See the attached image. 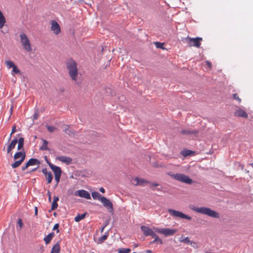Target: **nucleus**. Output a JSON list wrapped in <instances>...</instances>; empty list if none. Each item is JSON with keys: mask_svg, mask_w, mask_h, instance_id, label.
Masks as SVG:
<instances>
[{"mask_svg": "<svg viewBox=\"0 0 253 253\" xmlns=\"http://www.w3.org/2000/svg\"><path fill=\"white\" fill-rule=\"evenodd\" d=\"M66 65L71 79L76 82L78 73L77 63L74 60L70 58L66 61Z\"/></svg>", "mask_w": 253, "mask_h": 253, "instance_id": "obj_1", "label": "nucleus"}, {"mask_svg": "<svg viewBox=\"0 0 253 253\" xmlns=\"http://www.w3.org/2000/svg\"><path fill=\"white\" fill-rule=\"evenodd\" d=\"M191 209L197 213L207 215L211 217L218 218L220 217L218 212L208 207H202L198 208L193 207L191 208Z\"/></svg>", "mask_w": 253, "mask_h": 253, "instance_id": "obj_2", "label": "nucleus"}, {"mask_svg": "<svg viewBox=\"0 0 253 253\" xmlns=\"http://www.w3.org/2000/svg\"><path fill=\"white\" fill-rule=\"evenodd\" d=\"M168 174L174 180H177L181 182L187 184H191L193 183V180L187 175L180 173H173L171 172H169Z\"/></svg>", "mask_w": 253, "mask_h": 253, "instance_id": "obj_3", "label": "nucleus"}, {"mask_svg": "<svg viewBox=\"0 0 253 253\" xmlns=\"http://www.w3.org/2000/svg\"><path fill=\"white\" fill-rule=\"evenodd\" d=\"M20 38L23 48L28 51H31L32 49L30 41L27 35L25 33H22L20 35Z\"/></svg>", "mask_w": 253, "mask_h": 253, "instance_id": "obj_4", "label": "nucleus"}, {"mask_svg": "<svg viewBox=\"0 0 253 253\" xmlns=\"http://www.w3.org/2000/svg\"><path fill=\"white\" fill-rule=\"evenodd\" d=\"M168 212L173 217H179L182 219H186L188 220H191L192 217L187 214L183 213V212L176 211L173 209H169L168 210Z\"/></svg>", "mask_w": 253, "mask_h": 253, "instance_id": "obj_5", "label": "nucleus"}, {"mask_svg": "<svg viewBox=\"0 0 253 253\" xmlns=\"http://www.w3.org/2000/svg\"><path fill=\"white\" fill-rule=\"evenodd\" d=\"M154 230L158 233L164 234L165 236H172L174 235L177 230L174 229L170 228H159L158 227H154Z\"/></svg>", "mask_w": 253, "mask_h": 253, "instance_id": "obj_6", "label": "nucleus"}, {"mask_svg": "<svg viewBox=\"0 0 253 253\" xmlns=\"http://www.w3.org/2000/svg\"><path fill=\"white\" fill-rule=\"evenodd\" d=\"M185 40L187 41L188 44L190 46H193L196 47H199L201 45V42L202 41V38L199 37L192 38L189 37H187Z\"/></svg>", "mask_w": 253, "mask_h": 253, "instance_id": "obj_7", "label": "nucleus"}, {"mask_svg": "<svg viewBox=\"0 0 253 253\" xmlns=\"http://www.w3.org/2000/svg\"><path fill=\"white\" fill-rule=\"evenodd\" d=\"M100 201L102 203L103 205L107 208L110 211H113V205L112 202L105 197H102L100 198Z\"/></svg>", "mask_w": 253, "mask_h": 253, "instance_id": "obj_8", "label": "nucleus"}, {"mask_svg": "<svg viewBox=\"0 0 253 253\" xmlns=\"http://www.w3.org/2000/svg\"><path fill=\"white\" fill-rule=\"evenodd\" d=\"M46 162L48 164L50 169L53 170L54 176L61 175L62 170L59 167L54 166L53 164L49 162L47 159H46Z\"/></svg>", "mask_w": 253, "mask_h": 253, "instance_id": "obj_9", "label": "nucleus"}, {"mask_svg": "<svg viewBox=\"0 0 253 253\" xmlns=\"http://www.w3.org/2000/svg\"><path fill=\"white\" fill-rule=\"evenodd\" d=\"M75 195L82 198H84L87 200L91 199L90 194L84 190H79L76 191L75 193Z\"/></svg>", "mask_w": 253, "mask_h": 253, "instance_id": "obj_10", "label": "nucleus"}, {"mask_svg": "<svg viewBox=\"0 0 253 253\" xmlns=\"http://www.w3.org/2000/svg\"><path fill=\"white\" fill-rule=\"evenodd\" d=\"M51 30L55 35L58 34L61 31L60 27L56 21H51Z\"/></svg>", "mask_w": 253, "mask_h": 253, "instance_id": "obj_11", "label": "nucleus"}, {"mask_svg": "<svg viewBox=\"0 0 253 253\" xmlns=\"http://www.w3.org/2000/svg\"><path fill=\"white\" fill-rule=\"evenodd\" d=\"M141 231L143 232L144 235L146 236H152L154 233V231L149 227L142 225L140 227Z\"/></svg>", "mask_w": 253, "mask_h": 253, "instance_id": "obj_12", "label": "nucleus"}, {"mask_svg": "<svg viewBox=\"0 0 253 253\" xmlns=\"http://www.w3.org/2000/svg\"><path fill=\"white\" fill-rule=\"evenodd\" d=\"M57 159L68 165L71 164L72 162L71 158L64 156H59L57 158Z\"/></svg>", "mask_w": 253, "mask_h": 253, "instance_id": "obj_13", "label": "nucleus"}, {"mask_svg": "<svg viewBox=\"0 0 253 253\" xmlns=\"http://www.w3.org/2000/svg\"><path fill=\"white\" fill-rule=\"evenodd\" d=\"M134 180L136 182V183L134 184L135 186L137 185H141L143 186L144 184L146 183H150V182L143 178H139L137 177H136L134 178Z\"/></svg>", "mask_w": 253, "mask_h": 253, "instance_id": "obj_14", "label": "nucleus"}, {"mask_svg": "<svg viewBox=\"0 0 253 253\" xmlns=\"http://www.w3.org/2000/svg\"><path fill=\"white\" fill-rule=\"evenodd\" d=\"M199 131L197 130L183 129L180 131V133L184 135H194L196 136Z\"/></svg>", "mask_w": 253, "mask_h": 253, "instance_id": "obj_15", "label": "nucleus"}, {"mask_svg": "<svg viewBox=\"0 0 253 253\" xmlns=\"http://www.w3.org/2000/svg\"><path fill=\"white\" fill-rule=\"evenodd\" d=\"M18 140L16 138L13 139L10 143L8 145L7 149V153H10L11 151L15 147L16 144L17 143Z\"/></svg>", "mask_w": 253, "mask_h": 253, "instance_id": "obj_16", "label": "nucleus"}, {"mask_svg": "<svg viewBox=\"0 0 253 253\" xmlns=\"http://www.w3.org/2000/svg\"><path fill=\"white\" fill-rule=\"evenodd\" d=\"M235 115L238 117L247 118L248 117L247 113L243 110L239 108L235 112Z\"/></svg>", "mask_w": 253, "mask_h": 253, "instance_id": "obj_17", "label": "nucleus"}, {"mask_svg": "<svg viewBox=\"0 0 253 253\" xmlns=\"http://www.w3.org/2000/svg\"><path fill=\"white\" fill-rule=\"evenodd\" d=\"M41 164V162L39 160H38L37 159L35 158H31L27 162V166H34L36 165H40Z\"/></svg>", "mask_w": 253, "mask_h": 253, "instance_id": "obj_18", "label": "nucleus"}, {"mask_svg": "<svg viewBox=\"0 0 253 253\" xmlns=\"http://www.w3.org/2000/svg\"><path fill=\"white\" fill-rule=\"evenodd\" d=\"M54 235H55L54 233L52 232L50 233L49 234H48L47 236H46L43 238V241L45 242V243L46 245L48 244V243H49L51 241V240L52 239V238L54 236Z\"/></svg>", "mask_w": 253, "mask_h": 253, "instance_id": "obj_19", "label": "nucleus"}, {"mask_svg": "<svg viewBox=\"0 0 253 253\" xmlns=\"http://www.w3.org/2000/svg\"><path fill=\"white\" fill-rule=\"evenodd\" d=\"M60 241H58L52 248L50 253H59Z\"/></svg>", "mask_w": 253, "mask_h": 253, "instance_id": "obj_20", "label": "nucleus"}, {"mask_svg": "<svg viewBox=\"0 0 253 253\" xmlns=\"http://www.w3.org/2000/svg\"><path fill=\"white\" fill-rule=\"evenodd\" d=\"M194 152L188 149H183L181 151V155L184 157L190 156L192 154H194Z\"/></svg>", "mask_w": 253, "mask_h": 253, "instance_id": "obj_21", "label": "nucleus"}, {"mask_svg": "<svg viewBox=\"0 0 253 253\" xmlns=\"http://www.w3.org/2000/svg\"><path fill=\"white\" fill-rule=\"evenodd\" d=\"M42 144L40 147V149L41 150H49V148L47 146L48 141L44 139H42Z\"/></svg>", "mask_w": 253, "mask_h": 253, "instance_id": "obj_22", "label": "nucleus"}, {"mask_svg": "<svg viewBox=\"0 0 253 253\" xmlns=\"http://www.w3.org/2000/svg\"><path fill=\"white\" fill-rule=\"evenodd\" d=\"M24 139L23 137H20L18 140V146H17V149L20 150H21L24 146Z\"/></svg>", "mask_w": 253, "mask_h": 253, "instance_id": "obj_23", "label": "nucleus"}, {"mask_svg": "<svg viewBox=\"0 0 253 253\" xmlns=\"http://www.w3.org/2000/svg\"><path fill=\"white\" fill-rule=\"evenodd\" d=\"M86 213H84L83 214H78L75 217V221L76 222H79L83 219H84L86 215Z\"/></svg>", "mask_w": 253, "mask_h": 253, "instance_id": "obj_24", "label": "nucleus"}, {"mask_svg": "<svg viewBox=\"0 0 253 253\" xmlns=\"http://www.w3.org/2000/svg\"><path fill=\"white\" fill-rule=\"evenodd\" d=\"M91 196L93 199H98L100 201V198H102L103 196L97 192H92L91 193Z\"/></svg>", "mask_w": 253, "mask_h": 253, "instance_id": "obj_25", "label": "nucleus"}, {"mask_svg": "<svg viewBox=\"0 0 253 253\" xmlns=\"http://www.w3.org/2000/svg\"><path fill=\"white\" fill-rule=\"evenodd\" d=\"M5 23V19L2 13L0 14V29H1Z\"/></svg>", "mask_w": 253, "mask_h": 253, "instance_id": "obj_26", "label": "nucleus"}, {"mask_svg": "<svg viewBox=\"0 0 253 253\" xmlns=\"http://www.w3.org/2000/svg\"><path fill=\"white\" fill-rule=\"evenodd\" d=\"M151 236L154 238L155 241H157V242H158L160 244L163 243V240L159 238V236L155 232H154Z\"/></svg>", "mask_w": 253, "mask_h": 253, "instance_id": "obj_27", "label": "nucleus"}, {"mask_svg": "<svg viewBox=\"0 0 253 253\" xmlns=\"http://www.w3.org/2000/svg\"><path fill=\"white\" fill-rule=\"evenodd\" d=\"M46 179L47 181V183L48 184L50 183L52 180L53 179V175L51 172H48V174L46 175V176H45Z\"/></svg>", "mask_w": 253, "mask_h": 253, "instance_id": "obj_28", "label": "nucleus"}, {"mask_svg": "<svg viewBox=\"0 0 253 253\" xmlns=\"http://www.w3.org/2000/svg\"><path fill=\"white\" fill-rule=\"evenodd\" d=\"M154 44L156 46V47L158 48H161V49H165L164 47V42H155Z\"/></svg>", "mask_w": 253, "mask_h": 253, "instance_id": "obj_29", "label": "nucleus"}, {"mask_svg": "<svg viewBox=\"0 0 253 253\" xmlns=\"http://www.w3.org/2000/svg\"><path fill=\"white\" fill-rule=\"evenodd\" d=\"M5 63L7 68H8V69L13 68V67L15 65L13 62H12L11 61H9V60L5 61Z\"/></svg>", "mask_w": 253, "mask_h": 253, "instance_id": "obj_30", "label": "nucleus"}, {"mask_svg": "<svg viewBox=\"0 0 253 253\" xmlns=\"http://www.w3.org/2000/svg\"><path fill=\"white\" fill-rule=\"evenodd\" d=\"M22 163V162L20 160L16 161L14 163H13L11 165V167L13 169L16 168L18 167Z\"/></svg>", "mask_w": 253, "mask_h": 253, "instance_id": "obj_31", "label": "nucleus"}, {"mask_svg": "<svg viewBox=\"0 0 253 253\" xmlns=\"http://www.w3.org/2000/svg\"><path fill=\"white\" fill-rule=\"evenodd\" d=\"M179 241H180V242H182V243H186V244H191L192 243V241H191L189 240V238H188V237H186V238H184V239H181V238H180V239H179Z\"/></svg>", "mask_w": 253, "mask_h": 253, "instance_id": "obj_32", "label": "nucleus"}, {"mask_svg": "<svg viewBox=\"0 0 253 253\" xmlns=\"http://www.w3.org/2000/svg\"><path fill=\"white\" fill-rule=\"evenodd\" d=\"M22 155V152H17L15 153V154L14 155V159L15 160H17L20 158H21V156Z\"/></svg>", "mask_w": 253, "mask_h": 253, "instance_id": "obj_33", "label": "nucleus"}, {"mask_svg": "<svg viewBox=\"0 0 253 253\" xmlns=\"http://www.w3.org/2000/svg\"><path fill=\"white\" fill-rule=\"evenodd\" d=\"M130 251V250L129 249L122 248L119 250L118 253H129Z\"/></svg>", "mask_w": 253, "mask_h": 253, "instance_id": "obj_34", "label": "nucleus"}, {"mask_svg": "<svg viewBox=\"0 0 253 253\" xmlns=\"http://www.w3.org/2000/svg\"><path fill=\"white\" fill-rule=\"evenodd\" d=\"M46 127L47 130L50 132H53L56 129V127L55 126H47Z\"/></svg>", "mask_w": 253, "mask_h": 253, "instance_id": "obj_35", "label": "nucleus"}, {"mask_svg": "<svg viewBox=\"0 0 253 253\" xmlns=\"http://www.w3.org/2000/svg\"><path fill=\"white\" fill-rule=\"evenodd\" d=\"M108 236V233H106L105 234L103 235L99 238V241L100 242H103L107 238Z\"/></svg>", "mask_w": 253, "mask_h": 253, "instance_id": "obj_36", "label": "nucleus"}, {"mask_svg": "<svg viewBox=\"0 0 253 253\" xmlns=\"http://www.w3.org/2000/svg\"><path fill=\"white\" fill-rule=\"evenodd\" d=\"M58 207V204L57 202H52V205H51V210H55Z\"/></svg>", "mask_w": 253, "mask_h": 253, "instance_id": "obj_37", "label": "nucleus"}, {"mask_svg": "<svg viewBox=\"0 0 253 253\" xmlns=\"http://www.w3.org/2000/svg\"><path fill=\"white\" fill-rule=\"evenodd\" d=\"M160 184L159 183H151V185H150V188L151 189V190H152L153 191H155V187H157L158 186H159Z\"/></svg>", "mask_w": 253, "mask_h": 253, "instance_id": "obj_38", "label": "nucleus"}, {"mask_svg": "<svg viewBox=\"0 0 253 253\" xmlns=\"http://www.w3.org/2000/svg\"><path fill=\"white\" fill-rule=\"evenodd\" d=\"M12 72L16 73V74L20 73V70L17 68L16 65H15L13 67Z\"/></svg>", "mask_w": 253, "mask_h": 253, "instance_id": "obj_39", "label": "nucleus"}, {"mask_svg": "<svg viewBox=\"0 0 253 253\" xmlns=\"http://www.w3.org/2000/svg\"><path fill=\"white\" fill-rule=\"evenodd\" d=\"M234 99L237 100L239 103L241 102V99L238 96L237 94L234 93L233 95Z\"/></svg>", "mask_w": 253, "mask_h": 253, "instance_id": "obj_40", "label": "nucleus"}, {"mask_svg": "<svg viewBox=\"0 0 253 253\" xmlns=\"http://www.w3.org/2000/svg\"><path fill=\"white\" fill-rule=\"evenodd\" d=\"M58 227H59V224L56 223L53 226V230H56L57 233L59 232V230L58 229Z\"/></svg>", "mask_w": 253, "mask_h": 253, "instance_id": "obj_41", "label": "nucleus"}, {"mask_svg": "<svg viewBox=\"0 0 253 253\" xmlns=\"http://www.w3.org/2000/svg\"><path fill=\"white\" fill-rule=\"evenodd\" d=\"M26 158V153L25 152H22V155L21 156L20 160L23 163L24 161L25 160Z\"/></svg>", "mask_w": 253, "mask_h": 253, "instance_id": "obj_42", "label": "nucleus"}, {"mask_svg": "<svg viewBox=\"0 0 253 253\" xmlns=\"http://www.w3.org/2000/svg\"><path fill=\"white\" fill-rule=\"evenodd\" d=\"M17 223L20 227V229H21L22 228L23 225L22 219L21 218L18 219Z\"/></svg>", "mask_w": 253, "mask_h": 253, "instance_id": "obj_43", "label": "nucleus"}, {"mask_svg": "<svg viewBox=\"0 0 253 253\" xmlns=\"http://www.w3.org/2000/svg\"><path fill=\"white\" fill-rule=\"evenodd\" d=\"M60 177H61V175H57V176H55V180L56 182V185H57L59 181H60Z\"/></svg>", "mask_w": 253, "mask_h": 253, "instance_id": "obj_44", "label": "nucleus"}, {"mask_svg": "<svg viewBox=\"0 0 253 253\" xmlns=\"http://www.w3.org/2000/svg\"><path fill=\"white\" fill-rule=\"evenodd\" d=\"M42 171L44 174L45 176H46V175L48 174V172H47L46 168L43 169Z\"/></svg>", "mask_w": 253, "mask_h": 253, "instance_id": "obj_45", "label": "nucleus"}, {"mask_svg": "<svg viewBox=\"0 0 253 253\" xmlns=\"http://www.w3.org/2000/svg\"><path fill=\"white\" fill-rule=\"evenodd\" d=\"M47 195L48 196V201L49 202H51V193L50 192V191L49 190L47 191Z\"/></svg>", "mask_w": 253, "mask_h": 253, "instance_id": "obj_46", "label": "nucleus"}, {"mask_svg": "<svg viewBox=\"0 0 253 253\" xmlns=\"http://www.w3.org/2000/svg\"><path fill=\"white\" fill-rule=\"evenodd\" d=\"M64 131L67 134H70L71 131L69 130V127L67 126V127L65 128Z\"/></svg>", "mask_w": 253, "mask_h": 253, "instance_id": "obj_47", "label": "nucleus"}, {"mask_svg": "<svg viewBox=\"0 0 253 253\" xmlns=\"http://www.w3.org/2000/svg\"><path fill=\"white\" fill-rule=\"evenodd\" d=\"M29 166H27V163L25 164V166H23V167H22L21 168V170L22 171H24L25 170H26Z\"/></svg>", "mask_w": 253, "mask_h": 253, "instance_id": "obj_48", "label": "nucleus"}, {"mask_svg": "<svg viewBox=\"0 0 253 253\" xmlns=\"http://www.w3.org/2000/svg\"><path fill=\"white\" fill-rule=\"evenodd\" d=\"M16 131V126H14L12 128V130H11V134H13L14 133V132H15Z\"/></svg>", "mask_w": 253, "mask_h": 253, "instance_id": "obj_49", "label": "nucleus"}, {"mask_svg": "<svg viewBox=\"0 0 253 253\" xmlns=\"http://www.w3.org/2000/svg\"><path fill=\"white\" fill-rule=\"evenodd\" d=\"M39 117V114L37 112H35L34 115V119L37 120Z\"/></svg>", "mask_w": 253, "mask_h": 253, "instance_id": "obj_50", "label": "nucleus"}, {"mask_svg": "<svg viewBox=\"0 0 253 253\" xmlns=\"http://www.w3.org/2000/svg\"><path fill=\"white\" fill-rule=\"evenodd\" d=\"M59 200V198L57 196H54L53 197V202H57Z\"/></svg>", "mask_w": 253, "mask_h": 253, "instance_id": "obj_51", "label": "nucleus"}, {"mask_svg": "<svg viewBox=\"0 0 253 253\" xmlns=\"http://www.w3.org/2000/svg\"><path fill=\"white\" fill-rule=\"evenodd\" d=\"M38 208L37 207H35V215H37L38 214Z\"/></svg>", "mask_w": 253, "mask_h": 253, "instance_id": "obj_52", "label": "nucleus"}, {"mask_svg": "<svg viewBox=\"0 0 253 253\" xmlns=\"http://www.w3.org/2000/svg\"><path fill=\"white\" fill-rule=\"evenodd\" d=\"M99 190L101 192L104 193L105 191V189L103 187H101L100 189H99Z\"/></svg>", "mask_w": 253, "mask_h": 253, "instance_id": "obj_53", "label": "nucleus"}, {"mask_svg": "<svg viewBox=\"0 0 253 253\" xmlns=\"http://www.w3.org/2000/svg\"><path fill=\"white\" fill-rule=\"evenodd\" d=\"M38 168H35L34 169H33L32 170H31V171H30L28 173H31L34 171H35V170H36Z\"/></svg>", "mask_w": 253, "mask_h": 253, "instance_id": "obj_54", "label": "nucleus"}, {"mask_svg": "<svg viewBox=\"0 0 253 253\" xmlns=\"http://www.w3.org/2000/svg\"><path fill=\"white\" fill-rule=\"evenodd\" d=\"M206 63L210 67H211V63L210 61H207Z\"/></svg>", "mask_w": 253, "mask_h": 253, "instance_id": "obj_55", "label": "nucleus"}, {"mask_svg": "<svg viewBox=\"0 0 253 253\" xmlns=\"http://www.w3.org/2000/svg\"><path fill=\"white\" fill-rule=\"evenodd\" d=\"M107 226V224H105L103 227L102 228L101 230V232H102L104 230V229L105 228V227Z\"/></svg>", "mask_w": 253, "mask_h": 253, "instance_id": "obj_56", "label": "nucleus"}, {"mask_svg": "<svg viewBox=\"0 0 253 253\" xmlns=\"http://www.w3.org/2000/svg\"><path fill=\"white\" fill-rule=\"evenodd\" d=\"M161 189H162V187H161V188H157L156 189V190L158 191H161Z\"/></svg>", "mask_w": 253, "mask_h": 253, "instance_id": "obj_57", "label": "nucleus"}, {"mask_svg": "<svg viewBox=\"0 0 253 253\" xmlns=\"http://www.w3.org/2000/svg\"><path fill=\"white\" fill-rule=\"evenodd\" d=\"M12 134H11V133H10V136H9V137L8 141H9V140L11 139Z\"/></svg>", "mask_w": 253, "mask_h": 253, "instance_id": "obj_58", "label": "nucleus"}, {"mask_svg": "<svg viewBox=\"0 0 253 253\" xmlns=\"http://www.w3.org/2000/svg\"><path fill=\"white\" fill-rule=\"evenodd\" d=\"M146 252L148 253H151L152 251L151 250H147Z\"/></svg>", "mask_w": 253, "mask_h": 253, "instance_id": "obj_59", "label": "nucleus"}, {"mask_svg": "<svg viewBox=\"0 0 253 253\" xmlns=\"http://www.w3.org/2000/svg\"><path fill=\"white\" fill-rule=\"evenodd\" d=\"M155 242H157V241H155V240H154L151 243V244H153V243H154Z\"/></svg>", "mask_w": 253, "mask_h": 253, "instance_id": "obj_60", "label": "nucleus"}, {"mask_svg": "<svg viewBox=\"0 0 253 253\" xmlns=\"http://www.w3.org/2000/svg\"><path fill=\"white\" fill-rule=\"evenodd\" d=\"M137 246H138V245H135V247H137Z\"/></svg>", "mask_w": 253, "mask_h": 253, "instance_id": "obj_61", "label": "nucleus"}, {"mask_svg": "<svg viewBox=\"0 0 253 253\" xmlns=\"http://www.w3.org/2000/svg\"><path fill=\"white\" fill-rule=\"evenodd\" d=\"M1 13H2L1 11L0 10V14Z\"/></svg>", "mask_w": 253, "mask_h": 253, "instance_id": "obj_62", "label": "nucleus"}, {"mask_svg": "<svg viewBox=\"0 0 253 253\" xmlns=\"http://www.w3.org/2000/svg\"><path fill=\"white\" fill-rule=\"evenodd\" d=\"M252 165H253V164H252Z\"/></svg>", "mask_w": 253, "mask_h": 253, "instance_id": "obj_63", "label": "nucleus"}]
</instances>
